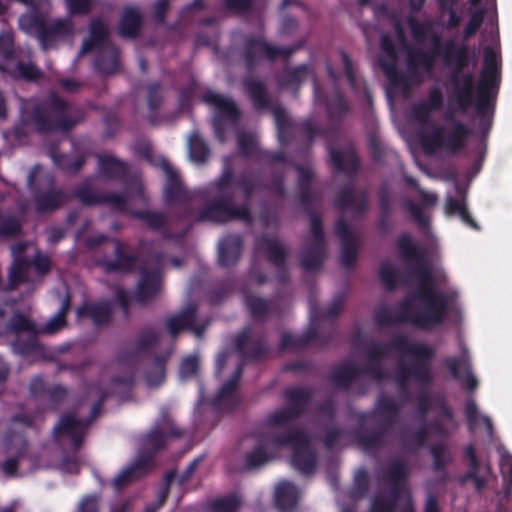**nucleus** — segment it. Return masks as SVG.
Wrapping results in <instances>:
<instances>
[{"instance_id":"8fccbe9b","label":"nucleus","mask_w":512,"mask_h":512,"mask_svg":"<svg viewBox=\"0 0 512 512\" xmlns=\"http://www.w3.org/2000/svg\"><path fill=\"white\" fill-rule=\"evenodd\" d=\"M433 459V470L439 474V481L446 483L448 480L447 466L452 462V457L448 455V448L445 443L434 444L430 448Z\"/></svg>"},{"instance_id":"a211bd4d","label":"nucleus","mask_w":512,"mask_h":512,"mask_svg":"<svg viewBox=\"0 0 512 512\" xmlns=\"http://www.w3.org/2000/svg\"><path fill=\"white\" fill-rule=\"evenodd\" d=\"M314 94L317 102L325 107L330 121H339L350 112V106L337 84L330 93H326L320 89L318 81L314 80Z\"/></svg>"},{"instance_id":"a19ab883","label":"nucleus","mask_w":512,"mask_h":512,"mask_svg":"<svg viewBox=\"0 0 512 512\" xmlns=\"http://www.w3.org/2000/svg\"><path fill=\"white\" fill-rule=\"evenodd\" d=\"M330 163L341 173L352 175L358 172L360 168L359 158L354 148H350L347 153L341 149L329 147Z\"/></svg>"},{"instance_id":"5701e85b","label":"nucleus","mask_w":512,"mask_h":512,"mask_svg":"<svg viewBox=\"0 0 512 512\" xmlns=\"http://www.w3.org/2000/svg\"><path fill=\"white\" fill-rule=\"evenodd\" d=\"M334 206L340 210L351 209L357 214H364L368 208V192L365 189L357 192L352 184H345L337 192Z\"/></svg>"},{"instance_id":"412c9836","label":"nucleus","mask_w":512,"mask_h":512,"mask_svg":"<svg viewBox=\"0 0 512 512\" xmlns=\"http://www.w3.org/2000/svg\"><path fill=\"white\" fill-rule=\"evenodd\" d=\"M114 260H103L100 266L105 273H130L133 272L138 263V256L127 251L128 246L118 239H113Z\"/></svg>"},{"instance_id":"052dcab7","label":"nucleus","mask_w":512,"mask_h":512,"mask_svg":"<svg viewBox=\"0 0 512 512\" xmlns=\"http://www.w3.org/2000/svg\"><path fill=\"white\" fill-rule=\"evenodd\" d=\"M379 65L394 85H405L406 78L397 71V55L381 54Z\"/></svg>"},{"instance_id":"f03ea898","label":"nucleus","mask_w":512,"mask_h":512,"mask_svg":"<svg viewBox=\"0 0 512 512\" xmlns=\"http://www.w3.org/2000/svg\"><path fill=\"white\" fill-rule=\"evenodd\" d=\"M397 249L406 264H415L413 272L418 278V286L408 296L412 298L415 310L432 328L442 325L450 310L449 296L436 288L425 248L415 242L410 234L403 233L398 237Z\"/></svg>"},{"instance_id":"3c124183","label":"nucleus","mask_w":512,"mask_h":512,"mask_svg":"<svg viewBox=\"0 0 512 512\" xmlns=\"http://www.w3.org/2000/svg\"><path fill=\"white\" fill-rule=\"evenodd\" d=\"M28 262L27 258H18L10 267L8 281L4 284L3 291L10 292L18 288L22 283H28Z\"/></svg>"},{"instance_id":"2f4dec72","label":"nucleus","mask_w":512,"mask_h":512,"mask_svg":"<svg viewBox=\"0 0 512 512\" xmlns=\"http://www.w3.org/2000/svg\"><path fill=\"white\" fill-rule=\"evenodd\" d=\"M243 248V240L240 235H228L224 237L218 246V263L221 267H232L240 259Z\"/></svg>"},{"instance_id":"7ed1b4c3","label":"nucleus","mask_w":512,"mask_h":512,"mask_svg":"<svg viewBox=\"0 0 512 512\" xmlns=\"http://www.w3.org/2000/svg\"><path fill=\"white\" fill-rule=\"evenodd\" d=\"M234 169L226 164L220 176L214 181L213 188L217 196L210 200L198 213V222H210L213 224H226L235 220L251 223L253 220L250 201L252 197L268 188L260 177L249 172H242L236 181V187L244 196V202L236 204L232 191Z\"/></svg>"},{"instance_id":"2eb2a0df","label":"nucleus","mask_w":512,"mask_h":512,"mask_svg":"<svg viewBox=\"0 0 512 512\" xmlns=\"http://www.w3.org/2000/svg\"><path fill=\"white\" fill-rule=\"evenodd\" d=\"M234 344L237 352L245 360L258 362L266 358L270 352L265 334H255L250 327L244 328L235 337Z\"/></svg>"},{"instance_id":"6ab92c4d","label":"nucleus","mask_w":512,"mask_h":512,"mask_svg":"<svg viewBox=\"0 0 512 512\" xmlns=\"http://www.w3.org/2000/svg\"><path fill=\"white\" fill-rule=\"evenodd\" d=\"M335 232L341 242L342 265L346 268L354 267L358 253L357 236L343 216L337 219Z\"/></svg>"},{"instance_id":"393cba45","label":"nucleus","mask_w":512,"mask_h":512,"mask_svg":"<svg viewBox=\"0 0 512 512\" xmlns=\"http://www.w3.org/2000/svg\"><path fill=\"white\" fill-rule=\"evenodd\" d=\"M202 99L215 108L213 118H219L222 121L229 122V124H236L239 121L241 113L231 98L213 91H207L203 94Z\"/></svg>"},{"instance_id":"0eeeda50","label":"nucleus","mask_w":512,"mask_h":512,"mask_svg":"<svg viewBox=\"0 0 512 512\" xmlns=\"http://www.w3.org/2000/svg\"><path fill=\"white\" fill-rule=\"evenodd\" d=\"M298 49V46L279 47L266 41L263 35L245 34L243 36V46L241 57L245 68L252 72L262 59L275 62L278 58L288 60Z\"/></svg>"},{"instance_id":"4c0bfd02","label":"nucleus","mask_w":512,"mask_h":512,"mask_svg":"<svg viewBox=\"0 0 512 512\" xmlns=\"http://www.w3.org/2000/svg\"><path fill=\"white\" fill-rule=\"evenodd\" d=\"M109 30L107 25L100 19H93L89 26V37L86 38L80 49V55L92 52L95 48L102 49L107 44H112L108 40Z\"/></svg>"},{"instance_id":"f3484780","label":"nucleus","mask_w":512,"mask_h":512,"mask_svg":"<svg viewBox=\"0 0 512 512\" xmlns=\"http://www.w3.org/2000/svg\"><path fill=\"white\" fill-rule=\"evenodd\" d=\"M86 429L83 419H78L72 414H64L53 429V440L56 444H61L64 438H70L72 448L78 451L84 443Z\"/></svg>"},{"instance_id":"c9c22d12","label":"nucleus","mask_w":512,"mask_h":512,"mask_svg":"<svg viewBox=\"0 0 512 512\" xmlns=\"http://www.w3.org/2000/svg\"><path fill=\"white\" fill-rule=\"evenodd\" d=\"M309 77L313 81L317 80L313 68L309 64H300L293 68L284 69L278 76L277 82L281 88L298 89Z\"/></svg>"},{"instance_id":"4d7b16f0","label":"nucleus","mask_w":512,"mask_h":512,"mask_svg":"<svg viewBox=\"0 0 512 512\" xmlns=\"http://www.w3.org/2000/svg\"><path fill=\"white\" fill-rule=\"evenodd\" d=\"M258 444L256 447L248 452L245 456V469L246 470H253L261 467L265 463H267L271 457L266 452V449L269 447L267 444L263 441L261 437L258 439Z\"/></svg>"},{"instance_id":"9b49d317","label":"nucleus","mask_w":512,"mask_h":512,"mask_svg":"<svg viewBox=\"0 0 512 512\" xmlns=\"http://www.w3.org/2000/svg\"><path fill=\"white\" fill-rule=\"evenodd\" d=\"M255 249L263 253L267 260L276 268L277 280L286 284L289 279V272L286 266L289 251L277 236L262 234L255 239Z\"/></svg>"},{"instance_id":"79ce46f5","label":"nucleus","mask_w":512,"mask_h":512,"mask_svg":"<svg viewBox=\"0 0 512 512\" xmlns=\"http://www.w3.org/2000/svg\"><path fill=\"white\" fill-rule=\"evenodd\" d=\"M39 330L28 333L26 337L18 335L12 341L13 351L24 357H44L45 348L38 339Z\"/></svg>"},{"instance_id":"bb28decb","label":"nucleus","mask_w":512,"mask_h":512,"mask_svg":"<svg viewBox=\"0 0 512 512\" xmlns=\"http://www.w3.org/2000/svg\"><path fill=\"white\" fill-rule=\"evenodd\" d=\"M243 369L244 361L237 365L230 378L220 387L212 401L214 408L233 410L238 405V401L234 398V393L239 385Z\"/></svg>"},{"instance_id":"5fc2aeb1","label":"nucleus","mask_w":512,"mask_h":512,"mask_svg":"<svg viewBox=\"0 0 512 512\" xmlns=\"http://www.w3.org/2000/svg\"><path fill=\"white\" fill-rule=\"evenodd\" d=\"M71 298L67 294L62 300L59 311L42 328L39 333L52 335L59 332L66 325V315L70 309Z\"/></svg>"},{"instance_id":"b1692460","label":"nucleus","mask_w":512,"mask_h":512,"mask_svg":"<svg viewBox=\"0 0 512 512\" xmlns=\"http://www.w3.org/2000/svg\"><path fill=\"white\" fill-rule=\"evenodd\" d=\"M77 314L79 317L90 319L96 327H104L112 322L114 307L109 299L85 302L77 309Z\"/></svg>"},{"instance_id":"680f3d73","label":"nucleus","mask_w":512,"mask_h":512,"mask_svg":"<svg viewBox=\"0 0 512 512\" xmlns=\"http://www.w3.org/2000/svg\"><path fill=\"white\" fill-rule=\"evenodd\" d=\"M72 194L84 206H95L103 204V193L95 192L87 182H84L80 186L76 187Z\"/></svg>"},{"instance_id":"7c9ffc66","label":"nucleus","mask_w":512,"mask_h":512,"mask_svg":"<svg viewBox=\"0 0 512 512\" xmlns=\"http://www.w3.org/2000/svg\"><path fill=\"white\" fill-rule=\"evenodd\" d=\"M119 49L114 44H107L99 49L94 59V69L102 76L117 73L120 69Z\"/></svg>"},{"instance_id":"c756f323","label":"nucleus","mask_w":512,"mask_h":512,"mask_svg":"<svg viewBox=\"0 0 512 512\" xmlns=\"http://www.w3.org/2000/svg\"><path fill=\"white\" fill-rule=\"evenodd\" d=\"M97 158L98 169L103 178L126 182L129 175V169L126 162L108 154H99Z\"/></svg>"},{"instance_id":"423d86ee","label":"nucleus","mask_w":512,"mask_h":512,"mask_svg":"<svg viewBox=\"0 0 512 512\" xmlns=\"http://www.w3.org/2000/svg\"><path fill=\"white\" fill-rule=\"evenodd\" d=\"M401 406L391 396L381 395L377 399L374 414L383 417L378 427L371 432L359 427L355 436L359 445L366 451H378L384 447L387 435L398 421Z\"/></svg>"},{"instance_id":"cd10ccee","label":"nucleus","mask_w":512,"mask_h":512,"mask_svg":"<svg viewBox=\"0 0 512 512\" xmlns=\"http://www.w3.org/2000/svg\"><path fill=\"white\" fill-rule=\"evenodd\" d=\"M292 466L303 475H311L316 469V453L306 434L304 438L292 448Z\"/></svg>"},{"instance_id":"6e6d98bb","label":"nucleus","mask_w":512,"mask_h":512,"mask_svg":"<svg viewBox=\"0 0 512 512\" xmlns=\"http://www.w3.org/2000/svg\"><path fill=\"white\" fill-rule=\"evenodd\" d=\"M447 212L450 214H457L462 222L468 227L474 230H480V226L475 221V219L471 216L467 205L465 203V199L459 200L453 197H449L446 204Z\"/></svg>"},{"instance_id":"864d4df0","label":"nucleus","mask_w":512,"mask_h":512,"mask_svg":"<svg viewBox=\"0 0 512 512\" xmlns=\"http://www.w3.org/2000/svg\"><path fill=\"white\" fill-rule=\"evenodd\" d=\"M130 216L143 221L146 227L155 231L165 229L167 216L163 212L149 210H131Z\"/></svg>"},{"instance_id":"c03bdc74","label":"nucleus","mask_w":512,"mask_h":512,"mask_svg":"<svg viewBox=\"0 0 512 512\" xmlns=\"http://www.w3.org/2000/svg\"><path fill=\"white\" fill-rule=\"evenodd\" d=\"M313 393V389L309 386L286 389L285 398L288 401L287 407L299 418L305 413Z\"/></svg>"},{"instance_id":"39448f33","label":"nucleus","mask_w":512,"mask_h":512,"mask_svg":"<svg viewBox=\"0 0 512 512\" xmlns=\"http://www.w3.org/2000/svg\"><path fill=\"white\" fill-rule=\"evenodd\" d=\"M390 346L397 352L414 357L410 365L399 364L398 366L396 381L402 391L406 390L410 378L424 386L432 382L431 361L435 356V350L432 347L424 343L412 342L405 335L394 336L390 340Z\"/></svg>"},{"instance_id":"f257e3e1","label":"nucleus","mask_w":512,"mask_h":512,"mask_svg":"<svg viewBox=\"0 0 512 512\" xmlns=\"http://www.w3.org/2000/svg\"><path fill=\"white\" fill-rule=\"evenodd\" d=\"M413 40L417 44H423L429 40L430 48H408L407 63L409 68L421 67L426 72H431L438 58L443 65L452 68L449 81L453 88V96L457 110L465 113L476 102L474 99V76L463 71L470 65L469 47L466 43L457 44L453 39L442 40V36L433 32L431 22H420L414 17L407 21Z\"/></svg>"},{"instance_id":"dca6fc26","label":"nucleus","mask_w":512,"mask_h":512,"mask_svg":"<svg viewBox=\"0 0 512 512\" xmlns=\"http://www.w3.org/2000/svg\"><path fill=\"white\" fill-rule=\"evenodd\" d=\"M334 339V327L330 325L328 331L319 332L315 323H311L310 327L302 334H291L284 332L281 335L279 350L285 351L289 349L304 348L311 342L315 341L320 346H327Z\"/></svg>"},{"instance_id":"bf43d9fd","label":"nucleus","mask_w":512,"mask_h":512,"mask_svg":"<svg viewBox=\"0 0 512 512\" xmlns=\"http://www.w3.org/2000/svg\"><path fill=\"white\" fill-rule=\"evenodd\" d=\"M52 157L54 163L63 171L68 173H77L79 172L84 164L86 163V156L79 155L77 157H71L67 154H62L58 152H53Z\"/></svg>"},{"instance_id":"338daca9","label":"nucleus","mask_w":512,"mask_h":512,"mask_svg":"<svg viewBox=\"0 0 512 512\" xmlns=\"http://www.w3.org/2000/svg\"><path fill=\"white\" fill-rule=\"evenodd\" d=\"M397 495L376 494L371 500L370 512H396Z\"/></svg>"},{"instance_id":"de8ad7c7","label":"nucleus","mask_w":512,"mask_h":512,"mask_svg":"<svg viewBox=\"0 0 512 512\" xmlns=\"http://www.w3.org/2000/svg\"><path fill=\"white\" fill-rule=\"evenodd\" d=\"M243 297L251 317L256 321L264 322L271 313V301L247 291L243 292Z\"/></svg>"},{"instance_id":"4be33fe9","label":"nucleus","mask_w":512,"mask_h":512,"mask_svg":"<svg viewBox=\"0 0 512 512\" xmlns=\"http://www.w3.org/2000/svg\"><path fill=\"white\" fill-rule=\"evenodd\" d=\"M167 436L159 426L153 427L143 436L142 449L137 456V466L147 469L153 462L156 455L166 447Z\"/></svg>"},{"instance_id":"473e14b6","label":"nucleus","mask_w":512,"mask_h":512,"mask_svg":"<svg viewBox=\"0 0 512 512\" xmlns=\"http://www.w3.org/2000/svg\"><path fill=\"white\" fill-rule=\"evenodd\" d=\"M445 365L454 379L465 382L467 390L475 391L477 389L478 381L472 374L471 364L467 357H447Z\"/></svg>"},{"instance_id":"ea45409f","label":"nucleus","mask_w":512,"mask_h":512,"mask_svg":"<svg viewBox=\"0 0 512 512\" xmlns=\"http://www.w3.org/2000/svg\"><path fill=\"white\" fill-rule=\"evenodd\" d=\"M245 92L257 111L270 109L271 99L266 84L254 77L244 79Z\"/></svg>"},{"instance_id":"e433bc0d","label":"nucleus","mask_w":512,"mask_h":512,"mask_svg":"<svg viewBox=\"0 0 512 512\" xmlns=\"http://www.w3.org/2000/svg\"><path fill=\"white\" fill-rule=\"evenodd\" d=\"M198 305L188 303L179 313L166 319V327L172 337H176L181 331L189 330L196 321Z\"/></svg>"},{"instance_id":"a18cd8bd","label":"nucleus","mask_w":512,"mask_h":512,"mask_svg":"<svg viewBox=\"0 0 512 512\" xmlns=\"http://www.w3.org/2000/svg\"><path fill=\"white\" fill-rule=\"evenodd\" d=\"M325 257L326 244L310 243L301 252V267L306 272L317 271L322 267Z\"/></svg>"},{"instance_id":"0e129e2a","label":"nucleus","mask_w":512,"mask_h":512,"mask_svg":"<svg viewBox=\"0 0 512 512\" xmlns=\"http://www.w3.org/2000/svg\"><path fill=\"white\" fill-rule=\"evenodd\" d=\"M8 328L11 332L15 333L16 336L24 332L31 333L38 330L36 324L27 315L19 311L15 312L10 318Z\"/></svg>"},{"instance_id":"f8f14e48","label":"nucleus","mask_w":512,"mask_h":512,"mask_svg":"<svg viewBox=\"0 0 512 512\" xmlns=\"http://www.w3.org/2000/svg\"><path fill=\"white\" fill-rule=\"evenodd\" d=\"M500 85V61L493 47L483 50V68L480 72L477 94H480V108L485 105L486 95H497Z\"/></svg>"},{"instance_id":"49530a36","label":"nucleus","mask_w":512,"mask_h":512,"mask_svg":"<svg viewBox=\"0 0 512 512\" xmlns=\"http://www.w3.org/2000/svg\"><path fill=\"white\" fill-rule=\"evenodd\" d=\"M408 478V468L404 461L402 460H394L392 461L384 475V479L390 485V492L388 495H397L400 497V492L402 485L406 482Z\"/></svg>"},{"instance_id":"1a4fd4ad","label":"nucleus","mask_w":512,"mask_h":512,"mask_svg":"<svg viewBox=\"0 0 512 512\" xmlns=\"http://www.w3.org/2000/svg\"><path fill=\"white\" fill-rule=\"evenodd\" d=\"M23 29L37 37L43 50L55 48L58 43L71 38L74 33V26L70 19L49 20L48 17L42 18L37 15L31 17L30 24Z\"/></svg>"},{"instance_id":"aec40b11","label":"nucleus","mask_w":512,"mask_h":512,"mask_svg":"<svg viewBox=\"0 0 512 512\" xmlns=\"http://www.w3.org/2000/svg\"><path fill=\"white\" fill-rule=\"evenodd\" d=\"M162 273L161 269L143 268L140 271V279L136 286L135 299L139 304H147L154 300L161 292Z\"/></svg>"},{"instance_id":"20e7f679","label":"nucleus","mask_w":512,"mask_h":512,"mask_svg":"<svg viewBox=\"0 0 512 512\" xmlns=\"http://www.w3.org/2000/svg\"><path fill=\"white\" fill-rule=\"evenodd\" d=\"M85 117L82 108L71 109V105L55 91L44 97L23 99L19 118L14 125V134L20 138L29 132L48 135L54 132H70Z\"/></svg>"},{"instance_id":"774afa93","label":"nucleus","mask_w":512,"mask_h":512,"mask_svg":"<svg viewBox=\"0 0 512 512\" xmlns=\"http://www.w3.org/2000/svg\"><path fill=\"white\" fill-rule=\"evenodd\" d=\"M241 506V500L236 494L218 498L210 503L211 512H237Z\"/></svg>"},{"instance_id":"37998d69","label":"nucleus","mask_w":512,"mask_h":512,"mask_svg":"<svg viewBox=\"0 0 512 512\" xmlns=\"http://www.w3.org/2000/svg\"><path fill=\"white\" fill-rule=\"evenodd\" d=\"M142 22L143 17L140 10L137 7H125L118 25V31L120 36L124 38L138 37L141 30Z\"/></svg>"},{"instance_id":"13d9d810","label":"nucleus","mask_w":512,"mask_h":512,"mask_svg":"<svg viewBox=\"0 0 512 512\" xmlns=\"http://www.w3.org/2000/svg\"><path fill=\"white\" fill-rule=\"evenodd\" d=\"M188 150L190 157L197 163H204L207 161L210 149L204 139L198 132H194L188 139Z\"/></svg>"},{"instance_id":"603ef678","label":"nucleus","mask_w":512,"mask_h":512,"mask_svg":"<svg viewBox=\"0 0 512 512\" xmlns=\"http://www.w3.org/2000/svg\"><path fill=\"white\" fill-rule=\"evenodd\" d=\"M167 356L157 355L145 375V381L149 388H157L162 385L166 377Z\"/></svg>"},{"instance_id":"f704fd0d","label":"nucleus","mask_w":512,"mask_h":512,"mask_svg":"<svg viewBox=\"0 0 512 512\" xmlns=\"http://www.w3.org/2000/svg\"><path fill=\"white\" fill-rule=\"evenodd\" d=\"M299 489L291 481H280L274 493L275 507L281 512H289L296 508L299 500Z\"/></svg>"},{"instance_id":"ddd939ff","label":"nucleus","mask_w":512,"mask_h":512,"mask_svg":"<svg viewBox=\"0 0 512 512\" xmlns=\"http://www.w3.org/2000/svg\"><path fill=\"white\" fill-rule=\"evenodd\" d=\"M161 167L166 174V183L164 187V198L167 204L180 203L183 205L178 213L179 219L188 218L190 212L185 206L192 200L191 193L184 187L179 173L170 165L167 160H163Z\"/></svg>"},{"instance_id":"a878e982","label":"nucleus","mask_w":512,"mask_h":512,"mask_svg":"<svg viewBox=\"0 0 512 512\" xmlns=\"http://www.w3.org/2000/svg\"><path fill=\"white\" fill-rule=\"evenodd\" d=\"M306 435L301 429L284 427V428H269L262 434L261 438L270 448L290 447L291 449L296 446Z\"/></svg>"},{"instance_id":"69168bd1","label":"nucleus","mask_w":512,"mask_h":512,"mask_svg":"<svg viewBox=\"0 0 512 512\" xmlns=\"http://www.w3.org/2000/svg\"><path fill=\"white\" fill-rule=\"evenodd\" d=\"M146 102L151 112H157L164 103L163 86L160 81H153L146 86Z\"/></svg>"},{"instance_id":"09e8293b","label":"nucleus","mask_w":512,"mask_h":512,"mask_svg":"<svg viewBox=\"0 0 512 512\" xmlns=\"http://www.w3.org/2000/svg\"><path fill=\"white\" fill-rule=\"evenodd\" d=\"M495 98L496 96L494 95H486L485 105L483 108H480V94H477L476 97L475 110L479 118V129L483 137H487L492 128Z\"/></svg>"},{"instance_id":"72a5a7b5","label":"nucleus","mask_w":512,"mask_h":512,"mask_svg":"<svg viewBox=\"0 0 512 512\" xmlns=\"http://www.w3.org/2000/svg\"><path fill=\"white\" fill-rule=\"evenodd\" d=\"M160 340L159 333L152 328L144 329L136 338L135 349L131 352H123L119 355V362L128 364L135 362L140 354L155 347Z\"/></svg>"},{"instance_id":"9d476101","label":"nucleus","mask_w":512,"mask_h":512,"mask_svg":"<svg viewBox=\"0 0 512 512\" xmlns=\"http://www.w3.org/2000/svg\"><path fill=\"white\" fill-rule=\"evenodd\" d=\"M373 321L377 326L389 327L394 324H409L421 331H430L433 328L415 310L411 297H405L399 304V312L395 315L382 305L374 311Z\"/></svg>"},{"instance_id":"4468645a","label":"nucleus","mask_w":512,"mask_h":512,"mask_svg":"<svg viewBox=\"0 0 512 512\" xmlns=\"http://www.w3.org/2000/svg\"><path fill=\"white\" fill-rule=\"evenodd\" d=\"M31 194L38 214L53 213L70 200V195L64 189L55 186L52 177L46 187L33 186Z\"/></svg>"},{"instance_id":"58836bf2","label":"nucleus","mask_w":512,"mask_h":512,"mask_svg":"<svg viewBox=\"0 0 512 512\" xmlns=\"http://www.w3.org/2000/svg\"><path fill=\"white\" fill-rule=\"evenodd\" d=\"M361 375H365L364 369L361 370L352 362H345L333 369L328 380L335 388L347 391L352 382Z\"/></svg>"},{"instance_id":"6e6552de","label":"nucleus","mask_w":512,"mask_h":512,"mask_svg":"<svg viewBox=\"0 0 512 512\" xmlns=\"http://www.w3.org/2000/svg\"><path fill=\"white\" fill-rule=\"evenodd\" d=\"M471 130L462 122L455 121L450 130L435 126L430 133L420 134V143L427 154L444 149L452 154L459 153L467 144Z\"/></svg>"},{"instance_id":"e2e57ef3","label":"nucleus","mask_w":512,"mask_h":512,"mask_svg":"<svg viewBox=\"0 0 512 512\" xmlns=\"http://www.w3.org/2000/svg\"><path fill=\"white\" fill-rule=\"evenodd\" d=\"M296 132L303 137L309 145L318 136H325V130L313 119H306L296 124Z\"/></svg>"},{"instance_id":"c85d7f7f","label":"nucleus","mask_w":512,"mask_h":512,"mask_svg":"<svg viewBox=\"0 0 512 512\" xmlns=\"http://www.w3.org/2000/svg\"><path fill=\"white\" fill-rule=\"evenodd\" d=\"M395 348L390 346V341L386 344L372 343L367 349V356L370 363L364 368V373L374 380L381 382L387 378V373L381 365V360L386 357L389 351Z\"/></svg>"}]
</instances>
